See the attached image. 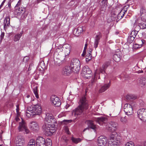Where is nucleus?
<instances>
[{"label":"nucleus","instance_id":"e2e57ef3","mask_svg":"<svg viewBox=\"0 0 146 146\" xmlns=\"http://www.w3.org/2000/svg\"><path fill=\"white\" fill-rule=\"evenodd\" d=\"M17 108H16V111L17 113H18L19 110V106L18 105L16 106Z\"/></svg>","mask_w":146,"mask_h":146},{"label":"nucleus","instance_id":"6e6552de","mask_svg":"<svg viewBox=\"0 0 146 146\" xmlns=\"http://www.w3.org/2000/svg\"><path fill=\"white\" fill-rule=\"evenodd\" d=\"M118 124L113 121L109 122L106 125V128L109 131L112 132L113 133V131H115L117 128Z\"/></svg>","mask_w":146,"mask_h":146},{"label":"nucleus","instance_id":"0eeeda50","mask_svg":"<svg viewBox=\"0 0 146 146\" xmlns=\"http://www.w3.org/2000/svg\"><path fill=\"white\" fill-rule=\"evenodd\" d=\"M21 121L19 122V126L18 128L19 131H24L26 134L29 133L30 131L28 128L27 125L24 121L21 118Z\"/></svg>","mask_w":146,"mask_h":146},{"label":"nucleus","instance_id":"a19ab883","mask_svg":"<svg viewBox=\"0 0 146 146\" xmlns=\"http://www.w3.org/2000/svg\"><path fill=\"white\" fill-rule=\"evenodd\" d=\"M125 146H134L133 143L131 141L127 142Z\"/></svg>","mask_w":146,"mask_h":146},{"label":"nucleus","instance_id":"5fc2aeb1","mask_svg":"<svg viewBox=\"0 0 146 146\" xmlns=\"http://www.w3.org/2000/svg\"><path fill=\"white\" fill-rule=\"evenodd\" d=\"M86 50H83V52L81 56L83 57H84L85 55H86Z\"/></svg>","mask_w":146,"mask_h":146},{"label":"nucleus","instance_id":"a18cd8bd","mask_svg":"<svg viewBox=\"0 0 146 146\" xmlns=\"http://www.w3.org/2000/svg\"><path fill=\"white\" fill-rule=\"evenodd\" d=\"M64 131L65 132L68 134H70V132L69 131V129L67 127H66L64 128Z\"/></svg>","mask_w":146,"mask_h":146},{"label":"nucleus","instance_id":"9b49d317","mask_svg":"<svg viewBox=\"0 0 146 146\" xmlns=\"http://www.w3.org/2000/svg\"><path fill=\"white\" fill-rule=\"evenodd\" d=\"M92 71L88 67L86 66L84 67L82 69V74L84 77L86 78H88V77L90 76L91 75Z\"/></svg>","mask_w":146,"mask_h":146},{"label":"nucleus","instance_id":"4c0bfd02","mask_svg":"<svg viewBox=\"0 0 146 146\" xmlns=\"http://www.w3.org/2000/svg\"><path fill=\"white\" fill-rule=\"evenodd\" d=\"M138 32L137 31L135 30L132 31L131 33V36L135 38Z\"/></svg>","mask_w":146,"mask_h":146},{"label":"nucleus","instance_id":"58836bf2","mask_svg":"<svg viewBox=\"0 0 146 146\" xmlns=\"http://www.w3.org/2000/svg\"><path fill=\"white\" fill-rule=\"evenodd\" d=\"M105 69L102 68V67L100 69L99 76V78H100V76L101 74H102L105 73Z\"/></svg>","mask_w":146,"mask_h":146},{"label":"nucleus","instance_id":"bf43d9fd","mask_svg":"<svg viewBox=\"0 0 146 146\" xmlns=\"http://www.w3.org/2000/svg\"><path fill=\"white\" fill-rule=\"evenodd\" d=\"M5 1H6V0H4L2 2V3L0 5L1 7H2L3 6L4 3H5Z\"/></svg>","mask_w":146,"mask_h":146},{"label":"nucleus","instance_id":"de8ad7c7","mask_svg":"<svg viewBox=\"0 0 146 146\" xmlns=\"http://www.w3.org/2000/svg\"><path fill=\"white\" fill-rule=\"evenodd\" d=\"M18 9L19 11V13H22L24 11V9L22 7L21 8L19 7Z\"/></svg>","mask_w":146,"mask_h":146},{"label":"nucleus","instance_id":"603ef678","mask_svg":"<svg viewBox=\"0 0 146 146\" xmlns=\"http://www.w3.org/2000/svg\"><path fill=\"white\" fill-rule=\"evenodd\" d=\"M29 59V58L28 56H26L25 57L23 58V61H25L26 62Z\"/></svg>","mask_w":146,"mask_h":146},{"label":"nucleus","instance_id":"79ce46f5","mask_svg":"<svg viewBox=\"0 0 146 146\" xmlns=\"http://www.w3.org/2000/svg\"><path fill=\"white\" fill-rule=\"evenodd\" d=\"M101 2L104 6H106L108 3V0H102Z\"/></svg>","mask_w":146,"mask_h":146},{"label":"nucleus","instance_id":"f3484780","mask_svg":"<svg viewBox=\"0 0 146 146\" xmlns=\"http://www.w3.org/2000/svg\"><path fill=\"white\" fill-rule=\"evenodd\" d=\"M72 70L70 67L66 66L63 68L62 70V74L65 76H68L71 73Z\"/></svg>","mask_w":146,"mask_h":146},{"label":"nucleus","instance_id":"ddd939ff","mask_svg":"<svg viewBox=\"0 0 146 146\" xmlns=\"http://www.w3.org/2000/svg\"><path fill=\"white\" fill-rule=\"evenodd\" d=\"M36 146H46V140L43 137H38L36 139Z\"/></svg>","mask_w":146,"mask_h":146},{"label":"nucleus","instance_id":"c85d7f7f","mask_svg":"<svg viewBox=\"0 0 146 146\" xmlns=\"http://www.w3.org/2000/svg\"><path fill=\"white\" fill-rule=\"evenodd\" d=\"M22 35V33L17 34L15 35L13 37V40L15 42H17L19 40Z\"/></svg>","mask_w":146,"mask_h":146},{"label":"nucleus","instance_id":"393cba45","mask_svg":"<svg viewBox=\"0 0 146 146\" xmlns=\"http://www.w3.org/2000/svg\"><path fill=\"white\" fill-rule=\"evenodd\" d=\"M83 31V28L81 27H78L77 29H75L74 31V34L75 35L78 36Z\"/></svg>","mask_w":146,"mask_h":146},{"label":"nucleus","instance_id":"f257e3e1","mask_svg":"<svg viewBox=\"0 0 146 146\" xmlns=\"http://www.w3.org/2000/svg\"><path fill=\"white\" fill-rule=\"evenodd\" d=\"M53 120V116L51 114L48 113L46 114L44 123L42 128L44 134L46 136H51L56 131L54 125L51 124Z\"/></svg>","mask_w":146,"mask_h":146},{"label":"nucleus","instance_id":"09e8293b","mask_svg":"<svg viewBox=\"0 0 146 146\" xmlns=\"http://www.w3.org/2000/svg\"><path fill=\"white\" fill-rule=\"evenodd\" d=\"M65 116V114L64 113H62L60 114H59L58 116V118H61L63 116Z\"/></svg>","mask_w":146,"mask_h":146},{"label":"nucleus","instance_id":"13d9d810","mask_svg":"<svg viewBox=\"0 0 146 146\" xmlns=\"http://www.w3.org/2000/svg\"><path fill=\"white\" fill-rule=\"evenodd\" d=\"M94 80H95L94 78L92 79L91 81V83L90 84V85L92 86V85L93 84V83H94Z\"/></svg>","mask_w":146,"mask_h":146},{"label":"nucleus","instance_id":"1a4fd4ad","mask_svg":"<svg viewBox=\"0 0 146 146\" xmlns=\"http://www.w3.org/2000/svg\"><path fill=\"white\" fill-rule=\"evenodd\" d=\"M124 111L126 114L128 116L132 115L133 113L132 106L129 104H126L124 105Z\"/></svg>","mask_w":146,"mask_h":146},{"label":"nucleus","instance_id":"7ed1b4c3","mask_svg":"<svg viewBox=\"0 0 146 146\" xmlns=\"http://www.w3.org/2000/svg\"><path fill=\"white\" fill-rule=\"evenodd\" d=\"M110 137V140L108 142L109 146H117L119 145L121 142V137L116 136V132H113Z\"/></svg>","mask_w":146,"mask_h":146},{"label":"nucleus","instance_id":"bb28decb","mask_svg":"<svg viewBox=\"0 0 146 146\" xmlns=\"http://www.w3.org/2000/svg\"><path fill=\"white\" fill-rule=\"evenodd\" d=\"M138 96L135 95H128L126 96V98L128 100H134L137 99Z\"/></svg>","mask_w":146,"mask_h":146},{"label":"nucleus","instance_id":"6e6d98bb","mask_svg":"<svg viewBox=\"0 0 146 146\" xmlns=\"http://www.w3.org/2000/svg\"><path fill=\"white\" fill-rule=\"evenodd\" d=\"M144 71L142 70H139L138 71H137L136 72V73L139 74V73H143Z\"/></svg>","mask_w":146,"mask_h":146},{"label":"nucleus","instance_id":"37998d69","mask_svg":"<svg viewBox=\"0 0 146 146\" xmlns=\"http://www.w3.org/2000/svg\"><path fill=\"white\" fill-rule=\"evenodd\" d=\"M63 47H64L66 48H67L68 50V51L69 52L70 49V46L68 44H65L64 45Z\"/></svg>","mask_w":146,"mask_h":146},{"label":"nucleus","instance_id":"4468645a","mask_svg":"<svg viewBox=\"0 0 146 146\" xmlns=\"http://www.w3.org/2000/svg\"><path fill=\"white\" fill-rule=\"evenodd\" d=\"M98 142L99 146H105L107 144V139L105 136H101L98 139Z\"/></svg>","mask_w":146,"mask_h":146},{"label":"nucleus","instance_id":"e433bc0d","mask_svg":"<svg viewBox=\"0 0 146 146\" xmlns=\"http://www.w3.org/2000/svg\"><path fill=\"white\" fill-rule=\"evenodd\" d=\"M135 38L131 36H129L127 38V42L130 43L132 42L134 40Z\"/></svg>","mask_w":146,"mask_h":146},{"label":"nucleus","instance_id":"052dcab7","mask_svg":"<svg viewBox=\"0 0 146 146\" xmlns=\"http://www.w3.org/2000/svg\"><path fill=\"white\" fill-rule=\"evenodd\" d=\"M87 43H86L85 44V46L84 47V50H86V49L87 48Z\"/></svg>","mask_w":146,"mask_h":146},{"label":"nucleus","instance_id":"680f3d73","mask_svg":"<svg viewBox=\"0 0 146 146\" xmlns=\"http://www.w3.org/2000/svg\"><path fill=\"white\" fill-rule=\"evenodd\" d=\"M8 7H9L10 9L11 8V4L10 2H9L8 3Z\"/></svg>","mask_w":146,"mask_h":146},{"label":"nucleus","instance_id":"dca6fc26","mask_svg":"<svg viewBox=\"0 0 146 146\" xmlns=\"http://www.w3.org/2000/svg\"><path fill=\"white\" fill-rule=\"evenodd\" d=\"M29 127L33 131H37L39 129V126L37 123L35 121L31 122Z\"/></svg>","mask_w":146,"mask_h":146},{"label":"nucleus","instance_id":"c03bdc74","mask_svg":"<svg viewBox=\"0 0 146 146\" xmlns=\"http://www.w3.org/2000/svg\"><path fill=\"white\" fill-rule=\"evenodd\" d=\"M21 0H19L18 1L17 3V4L15 6V7L16 8V9L17 10V8L19 7L21 4Z\"/></svg>","mask_w":146,"mask_h":146},{"label":"nucleus","instance_id":"c756f323","mask_svg":"<svg viewBox=\"0 0 146 146\" xmlns=\"http://www.w3.org/2000/svg\"><path fill=\"white\" fill-rule=\"evenodd\" d=\"M88 127L90 128L93 129H94L96 128V126L94 124L93 121H88Z\"/></svg>","mask_w":146,"mask_h":146},{"label":"nucleus","instance_id":"412c9836","mask_svg":"<svg viewBox=\"0 0 146 146\" xmlns=\"http://www.w3.org/2000/svg\"><path fill=\"white\" fill-rule=\"evenodd\" d=\"M110 82H109V83L105 84L100 89V92L102 93L104 92L110 87Z\"/></svg>","mask_w":146,"mask_h":146},{"label":"nucleus","instance_id":"f03ea898","mask_svg":"<svg viewBox=\"0 0 146 146\" xmlns=\"http://www.w3.org/2000/svg\"><path fill=\"white\" fill-rule=\"evenodd\" d=\"M78 107L72 113V115H74L76 117L82 114L84 109L86 110L88 108V102L85 96H83L81 98Z\"/></svg>","mask_w":146,"mask_h":146},{"label":"nucleus","instance_id":"aec40b11","mask_svg":"<svg viewBox=\"0 0 146 146\" xmlns=\"http://www.w3.org/2000/svg\"><path fill=\"white\" fill-rule=\"evenodd\" d=\"M4 28L5 30L10 25V19L9 17H6L4 21Z\"/></svg>","mask_w":146,"mask_h":146},{"label":"nucleus","instance_id":"f8f14e48","mask_svg":"<svg viewBox=\"0 0 146 146\" xmlns=\"http://www.w3.org/2000/svg\"><path fill=\"white\" fill-rule=\"evenodd\" d=\"M50 101L55 106L59 107L61 104L59 98L55 95H54L51 96Z\"/></svg>","mask_w":146,"mask_h":146},{"label":"nucleus","instance_id":"cd10ccee","mask_svg":"<svg viewBox=\"0 0 146 146\" xmlns=\"http://www.w3.org/2000/svg\"><path fill=\"white\" fill-rule=\"evenodd\" d=\"M120 55L117 54H114L113 56V59L114 61L117 62L120 60Z\"/></svg>","mask_w":146,"mask_h":146},{"label":"nucleus","instance_id":"b1692460","mask_svg":"<svg viewBox=\"0 0 146 146\" xmlns=\"http://www.w3.org/2000/svg\"><path fill=\"white\" fill-rule=\"evenodd\" d=\"M117 15L113 13L112 14L111 16L108 19V22H110L114 21H116V22H117L118 21H117Z\"/></svg>","mask_w":146,"mask_h":146},{"label":"nucleus","instance_id":"ea45409f","mask_svg":"<svg viewBox=\"0 0 146 146\" xmlns=\"http://www.w3.org/2000/svg\"><path fill=\"white\" fill-rule=\"evenodd\" d=\"M141 46L137 44H133V49H137L141 47Z\"/></svg>","mask_w":146,"mask_h":146},{"label":"nucleus","instance_id":"3c124183","mask_svg":"<svg viewBox=\"0 0 146 146\" xmlns=\"http://www.w3.org/2000/svg\"><path fill=\"white\" fill-rule=\"evenodd\" d=\"M98 42H97V41H95L94 44V47L95 48L97 47Z\"/></svg>","mask_w":146,"mask_h":146},{"label":"nucleus","instance_id":"473e14b6","mask_svg":"<svg viewBox=\"0 0 146 146\" xmlns=\"http://www.w3.org/2000/svg\"><path fill=\"white\" fill-rule=\"evenodd\" d=\"M37 89L38 87L36 86L33 88V92L37 98H38L39 97L37 92Z\"/></svg>","mask_w":146,"mask_h":146},{"label":"nucleus","instance_id":"6ab92c4d","mask_svg":"<svg viewBox=\"0 0 146 146\" xmlns=\"http://www.w3.org/2000/svg\"><path fill=\"white\" fill-rule=\"evenodd\" d=\"M138 84L141 87L146 86V78L143 77L140 78L138 80Z\"/></svg>","mask_w":146,"mask_h":146},{"label":"nucleus","instance_id":"864d4df0","mask_svg":"<svg viewBox=\"0 0 146 146\" xmlns=\"http://www.w3.org/2000/svg\"><path fill=\"white\" fill-rule=\"evenodd\" d=\"M107 67L108 66H106V65L105 64V63L103 64L102 66V68H104V69H105V70L106 69Z\"/></svg>","mask_w":146,"mask_h":146},{"label":"nucleus","instance_id":"49530a36","mask_svg":"<svg viewBox=\"0 0 146 146\" xmlns=\"http://www.w3.org/2000/svg\"><path fill=\"white\" fill-rule=\"evenodd\" d=\"M111 62V60H109L108 61L106 62L105 63L106 65V66L108 67L109 66Z\"/></svg>","mask_w":146,"mask_h":146},{"label":"nucleus","instance_id":"423d86ee","mask_svg":"<svg viewBox=\"0 0 146 146\" xmlns=\"http://www.w3.org/2000/svg\"><path fill=\"white\" fill-rule=\"evenodd\" d=\"M137 117L141 121L146 122V109H139L137 111Z\"/></svg>","mask_w":146,"mask_h":146},{"label":"nucleus","instance_id":"2f4dec72","mask_svg":"<svg viewBox=\"0 0 146 146\" xmlns=\"http://www.w3.org/2000/svg\"><path fill=\"white\" fill-rule=\"evenodd\" d=\"M35 140L33 139L31 140L28 143L27 146H35Z\"/></svg>","mask_w":146,"mask_h":146},{"label":"nucleus","instance_id":"5701e85b","mask_svg":"<svg viewBox=\"0 0 146 146\" xmlns=\"http://www.w3.org/2000/svg\"><path fill=\"white\" fill-rule=\"evenodd\" d=\"M92 50V49H90L88 51L87 53L86 52V62H88L92 58V55L91 54Z\"/></svg>","mask_w":146,"mask_h":146},{"label":"nucleus","instance_id":"774afa93","mask_svg":"<svg viewBox=\"0 0 146 146\" xmlns=\"http://www.w3.org/2000/svg\"><path fill=\"white\" fill-rule=\"evenodd\" d=\"M39 68V70L40 71H43L44 70H42V69L41 68V67H38Z\"/></svg>","mask_w":146,"mask_h":146},{"label":"nucleus","instance_id":"338daca9","mask_svg":"<svg viewBox=\"0 0 146 146\" xmlns=\"http://www.w3.org/2000/svg\"><path fill=\"white\" fill-rule=\"evenodd\" d=\"M143 145L144 146H146V141H145L144 142Z\"/></svg>","mask_w":146,"mask_h":146},{"label":"nucleus","instance_id":"9d476101","mask_svg":"<svg viewBox=\"0 0 146 146\" xmlns=\"http://www.w3.org/2000/svg\"><path fill=\"white\" fill-rule=\"evenodd\" d=\"M14 142L16 146H23L25 143L24 137L20 135L16 137Z\"/></svg>","mask_w":146,"mask_h":146},{"label":"nucleus","instance_id":"72a5a7b5","mask_svg":"<svg viewBox=\"0 0 146 146\" xmlns=\"http://www.w3.org/2000/svg\"><path fill=\"white\" fill-rule=\"evenodd\" d=\"M38 67H41L42 69V70H44L46 66L44 61H41L40 62Z\"/></svg>","mask_w":146,"mask_h":146},{"label":"nucleus","instance_id":"7c9ffc66","mask_svg":"<svg viewBox=\"0 0 146 146\" xmlns=\"http://www.w3.org/2000/svg\"><path fill=\"white\" fill-rule=\"evenodd\" d=\"M71 140L72 142L74 143L75 144H77L80 142L82 139L80 138H76L72 137L71 138Z\"/></svg>","mask_w":146,"mask_h":146},{"label":"nucleus","instance_id":"69168bd1","mask_svg":"<svg viewBox=\"0 0 146 146\" xmlns=\"http://www.w3.org/2000/svg\"><path fill=\"white\" fill-rule=\"evenodd\" d=\"M30 96L29 95H27L26 96V98H25V100H26V99H28L30 97Z\"/></svg>","mask_w":146,"mask_h":146},{"label":"nucleus","instance_id":"f704fd0d","mask_svg":"<svg viewBox=\"0 0 146 146\" xmlns=\"http://www.w3.org/2000/svg\"><path fill=\"white\" fill-rule=\"evenodd\" d=\"M121 121L123 123H126L127 122V120L126 116L121 117L120 118Z\"/></svg>","mask_w":146,"mask_h":146},{"label":"nucleus","instance_id":"a211bd4d","mask_svg":"<svg viewBox=\"0 0 146 146\" xmlns=\"http://www.w3.org/2000/svg\"><path fill=\"white\" fill-rule=\"evenodd\" d=\"M140 13L142 20L144 22H146V10L142 7L141 8Z\"/></svg>","mask_w":146,"mask_h":146},{"label":"nucleus","instance_id":"2eb2a0df","mask_svg":"<svg viewBox=\"0 0 146 146\" xmlns=\"http://www.w3.org/2000/svg\"><path fill=\"white\" fill-rule=\"evenodd\" d=\"M96 120L100 125H102L103 124H106L108 121L107 118L104 117H98L96 118Z\"/></svg>","mask_w":146,"mask_h":146},{"label":"nucleus","instance_id":"20e7f679","mask_svg":"<svg viewBox=\"0 0 146 146\" xmlns=\"http://www.w3.org/2000/svg\"><path fill=\"white\" fill-rule=\"evenodd\" d=\"M41 107L39 105H36L30 108H28L26 111L27 114L32 115H39L42 112Z\"/></svg>","mask_w":146,"mask_h":146},{"label":"nucleus","instance_id":"c9c22d12","mask_svg":"<svg viewBox=\"0 0 146 146\" xmlns=\"http://www.w3.org/2000/svg\"><path fill=\"white\" fill-rule=\"evenodd\" d=\"M46 146H51L52 143L51 140L49 139H47L46 141Z\"/></svg>","mask_w":146,"mask_h":146},{"label":"nucleus","instance_id":"8fccbe9b","mask_svg":"<svg viewBox=\"0 0 146 146\" xmlns=\"http://www.w3.org/2000/svg\"><path fill=\"white\" fill-rule=\"evenodd\" d=\"M100 35H97L95 39V41H97V42H99V40L100 39Z\"/></svg>","mask_w":146,"mask_h":146},{"label":"nucleus","instance_id":"0e129e2a","mask_svg":"<svg viewBox=\"0 0 146 146\" xmlns=\"http://www.w3.org/2000/svg\"><path fill=\"white\" fill-rule=\"evenodd\" d=\"M66 121L68 122H70L72 121V120H64L63 121Z\"/></svg>","mask_w":146,"mask_h":146},{"label":"nucleus","instance_id":"4d7b16f0","mask_svg":"<svg viewBox=\"0 0 146 146\" xmlns=\"http://www.w3.org/2000/svg\"><path fill=\"white\" fill-rule=\"evenodd\" d=\"M15 120L16 121H19V120H20V118H19V116H17L15 118Z\"/></svg>","mask_w":146,"mask_h":146},{"label":"nucleus","instance_id":"a878e982","mask_svg":"<svg viewBox=\"0 0 146 146\" xmlns=\"http://www.w3.org/2000/svg\"><path fill=\"white\" fill-rule=\"evenodd\" d=\"M135 24L138 25V27H139L141 29H145L146 28V24L145 23H140L138 20L135 21Z\"/></svg>","mask_w":146,"mask_h":146},{"label":"nucleus","instance_id":"39448f33","mask_svg":"<svg viewBox=\"0 0 146 146\" xmlns=\"http://www.w3.org/2000/svg\"><path fill=\"white\" fill-rule=\"evenodd\" d=\"M70 68L74 72H78L80 69V62L79 60L76 58L73 59L70 64Z\"/></svg>","mask_w":146,"mask_h":146},{"label":"nucleus","instance_id":"4be33fe9","mask_svg":"<svg viewBox=\"0 0 146 146\" xmlns=\"http://www.w3.org/2000/svg\"><path fill=\"white\" fill-rule=\"evenodd\" d=\"M125 9H122L117 15V21H118L120 19H121L123 16L125 12L127 11V10H125Z\"/></svg>","mask_w":146,"mask_h":146}]
</instances>
